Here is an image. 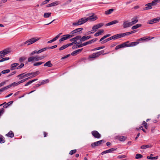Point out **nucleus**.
I'll list each match as a JSON object with an SVG mask.
<instances>
[{"mask_svg": "<svg viewBox=\"0 0 160 160\" xmlns=\"http://www.w3.org/2000/svg\"><path fill=\"white\" fill-rule=\"evenodd\" d=\"M82 28H80L76 29L75 30L72 31L71 32V33L72 34L71 35H73L75 33L78 32L82 30Z\"/></svg>", "mask_w": 160, "mask_h": 160, "instance_id": "412c9836", "label": "nucleus"}, {"mask_svg": "<svg viewBox=\"0 0 160 160\" xmlns=\"http://www.w3.org/2000/svg\"><path fill=\"white\" fill-rule=\"evenodd\" d=\"M51 7L57 5L58 4V2H54L51 3Z\"/></svg>", "mask_w": 160, "mask_h": 160, "instance_id": "5fc2aeb1", "label": "nucleus"}, {"mask_svg": "<svg viewBox=\"0 0 160 160\" xmlns=\"http://www.w3.org/2000/svg\"><path fill=\"white\" fill-rule=\"evenodd\" d=\"M62 34V33H60L58 35H57L53 39L54 41H56L59 37Z\"/></svg>", "mask_w": 160, "mask_h": 160, "instance_id": "864d4df0", "label": "nucleus"}, {"mask_svg": "<svg viewBox=\"0 0 160 160\" xmlns=\"http://www.w3.org/2000/svg\"><path fill=\"white\" fill-rule=\"evenodd\" d=\"M91 38V36H84L81 39H80V41L81 42H84L85 40L89 39L90 38Z\"/></svg>", "mask_w": 160, "mask_h": 160, "instance_id": "a211bd4d", "label": "nucleus"}, {"mask_svg": "<svg viewBox=\"0 0 160 160\" xmlns=\"http://www.w3.org/2000/svg\"><path fill=\"white\" fill-rule=\"evenodd\" d=\"M160 1V0H154L151 2L152 6H155Z\"/></svg>", "mask_w": 160, "mask_h": 160, "instance_id": "4c0bfd02", "label": "nucleus"}, {"mask_svg": "<svg viewBox=\"0 0 160 160\" xmlns=\"http://www.w3.org/2000/svg\"><path fill=\"white\" fill-rule=\"evenodd\" d=\"M34 60V57H30L28 58V62H29L33 61Z\"/></svg>", "mask_w": 160, "mask_h": 160, "instance_id": "de8ad7c7", "label": "nucleus"}, {"mask_svg": "<svg viewBox=\"0 0 160 160\" xmlns=\"http://www.w3.org/2000/svg\"><path fill=\"white\" fill-rule=\"evenodd\" d=\"M19 64L18 63H15L12 64L11 65L10 69L11 70H13L17 68L16 67L18 66Z\"/></svg>", "mask_w": 160, "mask_h": 160, "instance_id": "6ab92c4d", "label": "nucleus"}, {"mask_svg": "<svg viewBox=\"0 0 160 160\" xmlns=\"http://www.w3.org/2000/svg\"><path fill=\"white\" fill-rule=\"evenodd\" d=\"M142 124L143 126H144V127L146 129L148 128V126L147 125V124L145 121H144L143 122Z\"/></svg>", "mask_w": 160, "mask_h": 160, "instance_id": "13d9d810", "label": "nucleus"}, {"mask_svg": "<svg viewBox=\"0 0 160 160\" xmlns=\"http://www.w3.org/2000/svg\"><path fill=\"white\" fill-rule=\"evenodd\" d=\"M104 32V30H100L98 32L95 33L94 34V36L95 37L98 36L102 34V33H103Z\"/></svg>", "mask_w": 160, "mask_h": 160, "instance_id": "bb28decb", "label": "nucleus"}, {"mask_svg": "<svg viewBox=\"0 0 160 160\" xmlns=\"http://www.w3.org/2000/svg\"><path fill=\"white\" fill-rule=\"evenodd\" d=\"M68 47L67 44H66L65 45H63L62 47H61L59 48V50L60 51L62 50L65 48H67Z\"/></svg>", "mask_w": 160, "mask_h": 160, "instance_id": "c03bdc74", "label": "nucleus"}, {"mask_svg": "<svg viewBox=\"0 0 160 160\" xmlns=\"http://www.w3.org/2000/svg\"><path fill=\"white\" fill-rule=\"evenodd\" d=\"M57 45H55L54 46H51L50 47H48L45 48H46V50H47V49H53V48H56L57 47Z\"/></svg>", "mask_w": 160, "mask_h": 160, "instance_id": "3c124183", "label": "nucleus"}, {"mask_svg": "<svg viewBox=\"0 0 160 160\" xmlns=\"http://www.w3.org/2000/svg\"><path fill=\"white\" fill-rule=\"evenodd\" d=\"M98 40V39L96 38L95 39H92V40H90L88 41L87 42H84L82 43V45H83V46H85L86 45H87L88 44H90L92 43L93 42H96L97 40Z\"/></svg>", "mask_w": 160, "mask_h": 160, "instance_id": "ddd939ff", "label": "nucleus"}, {"mask_svg": "<svg viewBox=\"0 0 160 160\" xmlns=\"http://www.w3.org/2000/svg\"><path fill=\"white\" fill-rule=\"evenodd\" d=\"M34 60L36 61H38L43 59L44 58V57L43 56L39 57L38 55H36L34 57Z\"/></svg>", "mask_w": 160, "mask_h": 160, "instance_id": "5701e85b", "label": "nucleus"}, {"mask_svg": "<svg viewBox=\"0 0 160 160\" xmlns=\"http://www.w3.org/2000/svg\"><path fill=\"white\" fill-rule=\"evenodd\" d=\"M77 150L76 149H74L70 151L69 154L71 155H72L73 154L75 153L76 152Z\"/></svg>", "mask_w": 160, "mask_h": 160, "instance_id": "8fccbe9b", "label": "nucleus"}, {"mask_svg": "<svg viewBox=\"0 0 160 160\" xmlns=\"http://www.w3.org/2000/svg\"><path fill=\"white\" fill-rule=\"evenodd\" d=\"M114 11V9L113 8H111L109 9V10H107L105 12V14L106 15H109L111 13Z\"/></svg>", "mask_w": 160, "mask_h": 160, "instance_id": "72a5a7b5", "label": "nucleus"}, {"mask_svg": "<svg viewBox=\"0 0 160 160\" xmlns=\"http://www.w3.org/2000/svg\"><path fill=\"white\" fill-rule=\"evenodd\" d=\"M82 43L80 44H76V46L77 47V48H80L83 47V45H82Z\"/></svg>", "mask_w": 160, "mask_h": 160, "instance_id": "0e129e2a", "label": "nucleus"}, {"mask_svg": "<svg viewBox=\"0 0 160 160\" xmlns=\"http://www.w3.org/2000/svg\"><path fill=\"white\" fill-rule=\"evenodd\" d=\"M43 63V62H37L36 63H34L33 66H36L40 65H41Z\"/></svg>", "mask_w": 160, "mask_h": 160, "instance_id": "603ef678", "label": "nucleus"}, {"mask_svg": "<svg viewBox=\"0 0 160 160\" xmlns=\"http://www.w3.org/2000/svg\"><path fill=\"white\" fill-rule=\"evenodd\" d=\"M50 0H46L44 1L42 3L41 5H44V4H46L47 3H48L50 1Z\"/></svg>", "mask_w": 160, "mask_h": 160, "instance_id": "e2e57ef3", "label": "nucleus"}, {"mask_svg": "<svg viewBox=\"0 0 160 160\" xmlns=\"http://www.w3.org/2000/svg\"><path fill=\"white\" fill-rule=\"evenodd\" d=\"M5 142V140L4 137L2 135L0 134V142L2 143Z\"/></svg>", "mask_w": 160, "mask_h": 160, "instance_id": "c756f323", "label": "nucleus"}, {"mask_svg": "<svg viewBox=\"0 0 160 160\" xmlns=\"http://www.w3.org/2000/svg\"><path fill=\"white\" fill-rule=\"evenodd\" d=\"M98 18L95 15L93 14L92 15L89 17L88 18H86L87 21L90 20L91 21H93L97 19Z\"/></svg>", "mask_w": 160, "mask_h": 160, "instance_id": "f8f14e48", "label": "nucleus"}, {"mask_svg": "<svg viewBox=\"0 0 160 160\" xmlns=\"http://www.w3.org/2000/svg\"><path fill=\"white\" fill-rule=\"evenodd\" d=\"M131 20L132 21L130 22L131 26L137 23L138 21L136 18H132Z\"/></svg>", "mask_w": 160, "mask_h": 160, "instance_id": "4be33fe9", "label": "nucleus"}, {"mask_svg": "<svg viewBox=\"0 0 160 160\" xmlns=\"http://www.w3.org/2000/svg\"><path fill=\"white\" fill-rule=\"evenodd\" d=\"M9 88V87L8 85L7 86L3 88H2L1 89H0V92H3L5 90H7Z\"/></svg>", "mask_w": 160, "mask_h": 160, "instance_id": "58836bf2", "label": "nucleus"}, {"mask_svg": "<svg viewBox=\"0 0 160 160\" xmlns=\"http://www.w3.org/2000/svg\"><path fill=\"white\" fill-rule=\"evenodd\" d=\"M92 134L95 138H99L101 137V135L97 131H93L92 132Z\"/></svg>", "mask_w": 160, "mask_h": 160, "instance_id": "9d476101", "label": "nucleus"}, {"mask_svg": "<svg viewBox=\"0 0 160 160\" xmlns=\"http://www.w3.org/2000/svg\"><path fill=\"white\" fill-rule=\"evenodd\" d=\"M87 21L86 18H83L79 19L78 21L72 23V25L74 26H78L82 25Z\"/></svg>", "mask_w": 160, "mask_h": 160, "instance_id": "7ed1b4c3", "label": "nucleus"}, {"mask_svg": "<svg viewBox=\"0 0 160 160\" xmlns=\"http://www.w3.org/2000/svg\"><path fill=\"white\" fill-rule=\"evenodd\" d=\"M38 79H35L30 81L29 82H27L25 84V86H27L31 84L32 83L34 82L37 81Z\"/></svg>", "mask_w": 160, "mask_h": 160, "instance_id": "2f4dec72", "label": "nucleus"}, {"mask_svg": "<svg viewBox=\"0 0 160 160\" xmlns=\"http://www.w3.org/2000/svg\"><path fill=\"white\" fill-rule=\"evenodd\" d=\"M7 81H4L3 82L0 83V87H2V86H3V85H5Z\"/></svg>", "mask_w": 160, "mask_h": 160, "instance_id": "052dcab7", "label": "nucleus"}, {"mask_svg": "<svg viewBox=\"0 0 160 160\" xmlns=\"http://www.w3.org/2000/svg\"><path fill=\"white\" fill-rule=\"evenodd\" d=\"M81 38H82L80 36H78L74 38L75 41H77L79 40H80V39H81Z\"/></svg>", "mask_w": 160, "mask_h": 160, "instance_id": "bf43d9fd", "label": "nucleus"}, {"mask_svg": "<svg viewBox=\"0 0 160 160\" xmlns=\"http://www.w3.org/2000/svg\"><path fill=\"white\" fill-rule=\"evenodd\" d=\"M70 56V54H68L65 56H64L61 58V59H63L68 57Z\"/></svg>", "mask_w": 160, "mask_h": 160, "instance_id": "774afa93", "label": "nucleus"}, {"mask_svg": "<svg viewBox=\"0 0 160 160\" xmlns=\"http://www.w3.org/2000/svg\"><path fill=\"white\" fill-rule=\"evenodd\" d=\"M10 52V51L9 49L7 48L0 51V59L2 58L0 60V62L4 61L3 57L5 55L9 53Z\"/></svg>", "mask_w": 160, "mask_h": 160, "instance_id": "f03ea898", "label": "nucleus"}, {"mask_svg": "<svg viewBox=\"0 0 160 160\" xmlns=\"http://www.w3.org/2000/svg\"><path fill=\"white\" fill-rule=\"evenodd\" d=\"M118 23V21L117 20H115L107 23L106 24L105 26H110L114 24L117 23Z\"/></svg>", "mask_w": 160, "mask_h": 160, "instance_id": "f3484780", "label": "nucleus"}, {"mask_svg": "<svg viewBox=\"0 0 160 160\" xmlns=\"http://www.w3.org/2000/svg\"><path fill=\"white\" fill-rule=\"evenodd\" d=\"M51 12H45L44 14L43 17L44 18H49L51 15Z\"/></svg>", "mask_w": 160, "mask_h": 160, "instance_id": "e433bc0d", "label": "nucleus"}, {"mask_svg": "<svg viewBox=\"0 0 160 160\" xmlns=\"http://www.w3.org/2000/svg\"><path fill=\"white\" fill-rule=\"evenodd\" d=\"M10 71L9 69H6L4 70H3L1 72V74H6L10 72Z\"/></svg>", "mask_w": 160, "mask_h": 160, "instance_id": "49530a36", "label": "nucleus"}, {"mask_svg": "<svg viewBox=\"0 0 160 160\" xmlns=\"http://www.w3.org/2000/svg\"><path fill=\"white\" fill-rule=\"evenodd\" d=\"M160 20V18L158 17L154 18L153 19L148 20V23L149 24H152L158 22Z\"/></svg>", "mask_w": 160, "mask_h": 160, "instance_id": "0eeeda50", "label": "nucleus"}, {"mask_svg": "<svg viewBox=\"0 0 160 160\" xmlns=\"http://www.w3.org/2000/svg\"><path fill=\"white\" fill-rule=\"evenodd\" d=\"M122 26L124 28H128L131 26L130 22H129L128 21H124L123 22Z\"/></svg>", "mask_w": 160, "mask_h": 160, "instance_id": "9b49d317", "label": "nucleus"}, {"mask_svg": "<svg viewBox=\"0 0 160 160\" xmlns=\"http://www.w3.org/2000/svg\"><path fill=\"white\" fill-rule=\"evenodd\" d=\"M104 142H105L103 140H102L98 141L97 142H95L93 143H92L91 144V146L92 148H94L96 146H99L100 145L102 144V143Z\"/></svg>", "mask_w": 160, "mask_h": 160, "instance_id": "423d86ee", "label": "nucleus"}, {"mask_svg": "<svg viewBox=\"0 0 160 160\" xmlns=\"http://www.w3.org/2000/svg\"><path fill=\"white\" fill-rule=\"evenodd\" d=\"M152 146L151 145H143L141 147V148L142 149H146L151 148Z\"/></svg>", "mask_w": 160, "mask_h": 160, "instance_id": "7c9ffc66", "label": "nucleus"}, {"mask_svg": "<svg viewBox=\"0 0 160 160\" xmlns=\"http://www.w3.org/2000/svg\"><path fill=\"white\" fill-rule=\"evenodd\" d=\"M104 50H102L100 51L97 52V53L98 55V56L99 57L100 56V55H101L102 54L103 55H104L106 54L107 53H104Z\"/></svg>", "mask_w": 160, "mask_h": 160, "instance_id": "37998d69", "label": "nucleus"}, {"mask_svg": "<svg viewBox=\"0 0 160 160\" xmlns=\"http://www.w3.org/2000/svg\"><path fill=\"white\" fill-rule=\"evenodd\" d=\"M118 139H119V140L121 141H124L125 140L126 138L125 137L122 136H119L118 137Z\"/></svg>", "mask_w": 160, "mask_h": 160, "instance_id": "a19ab883", "label": "nucleus"}, {"mask_svg": "<svg viewBox=\"0 0 160 160\" xmlns=\"http://www.w3.org/2000/svg\"><path fill=\"white\" fill-rule=\"evenodd\" d=\"M27 77V78H26L24 79H23L22 80H21L19 81L20 83H21L23 82H25V81L27 80H28L32 78V77H30V76H29L28 77Z\"/></svg>", "mask_w": 160, "mask_h": 160, "instance_id": "ea45409f", "label": "nucleus"}, {"mask_svg": "<svg viewBox=\"0 0 160 160\" xmlns=\"http://www.w3.org/2000/svg\"><path fill=\"white\" fill-rule=\"evenodd\" d=\"M6 136L8 137L12 138L14 137V134L13 132L11 131H9L7 134L6 135Z\"/></svg>", "mask_w": 160, "mask_h": 160, "instance_id": "b1692460", "label": "nucleus"}, {"mask_svg": "<svg viewBox=\"0 0 160 160\" xmlns=\"http://www.w3.org/2000/svg\"><path fill=\"white\" fill-rule=\"evenodd\" d=\"M117 149L116 148H112L111 149H110L108 150H107L105 151H104L102 152L101 153V154L102 155H103L105 154L108 153H111L113 151H115Z\"/></svg>", "mask_w": 160, "mask_h": 160, "instance_id": "4468645a", "label": "nucleus"}, {"mask_svg": "<svg viewBox=\"0 0 160 160\" xmlns=\"http://www.w3.org/2000/svg\"><path fill=\"white\" fill-rule=\"evenodd\" d=\"M92 31L94 32L98 30V29L95 26V25H94L92 28Z\"/></svg>", "mask_w": 160, "mask_h": 160, "instance_id": "4d7b16f0", "label": "nucleus"}, {"mask_svg": "<svg viewBox=\"0 0 160 160\" xmlns=\"http://www.w3.org/2000/svg\"><path fill=\"white\" fill-rule=\"evenodd\" d=\"M30 76V74L29 73H23L19 74L17 76V77L19 78V79H21L25 77H28Z\"/></svg>", "mask_w": 160, "mask_h": 160, "instance_id": "6e6552de", "label": "nucleus"}, {"mask_svg": "<svg viewBox=\"0 0 160 160\" xmlns=\"http://www.w3.org/2000/svg\"><path fill=\"white\" fill-rule=\"evenodd\" d=\"M124 44H119L116 47L115 50H118L119 48H123Z\"/></svg>", "mask_w": 160, "mask_h": 160, "instance_id": "79ce46f5", "label": "nucleus"}, {"mask_svg": "<svg viewBox=\"0 0 160 160\" xmlns=\"http://www.w3.org/2000/svg\"><path fill=\"white\" fill-rule=\"evenodd\" d=\"M74 35L65 34L62 36L61 38L59 39L60 42L65 41L74 36Z\"/></svg>", "mask_w": 160, "mask_h": 160, "instance_id": "39448f33", "label": "nucleus"}, {"mask_svg": "<svg viewBox=\"0 0 160 160\" xmlns=\"http://www.w3.org/2000/svg\"><path fill=\"white\" fill-rule=\"evenodd\" d=\"M99 57L98 54L97 52L93 53L89 56V58H95L97 57Z\"/></svg>", "mask_w": 160, "mask_h": 160, "instance_id": "cd10ccee", "label": "nucleus"}, {"mask_svg": "<svg viewBox=\"0 0 160 160\" xmlns=\"http://www.w3.org/2000/svg\"><path fill=\"white\" fill-rule=\"evenodd\" d=\"M123 37H124L125 36H128L130 34V32H127L125 33H122Z\"/></svg>", "mask_w": 160, "mask_h": 160, "instance_id": "680f3d73", "label": "nucleus"}, {"mask_svg": "<svg viewBox=\"0 0 160 160\" xmlns=\"http://www.w3.org/2000/svg\"><path fill=\"white\" fill-rule=\"evenodd\" d=\"M114 40L123 37L122 33H119L113 36Z\"/></svg>", "mask_w": 160, "mask_h": 160, "instance_id": "dca6fc26", "label": "nucleus"}, {"mask_svg": "<svg viewBox=\"0 0 160 160\" xmlns=\"http://www.w3.org/2000/svg\"><path fill=\"white\" fill-rule=\"evenodd\" d=\"M39 39V38H31L25 42L24 44H27V45H30L38 40Z\"/></svg>", "mask_w": 160, "mask_h": 160, "instance_id": "20e7f679", "label": "nucleus"}, {"mask_svg": "<svg viewBox=\"0 0 160 160\" xmlns=\"http://www.w3.org/2000/svg\"><path fill=\"white\" fill-rule=\"evenodd\" d=\"M16 71H14L11 72L8 75V77H10V76L14 74H15L16 73Z\"/></svg>", "mask_w": 160, "mask_h": 160, "instance_id": "338daca9", "label": "nucleus"}, {"mask_svg": "<svg viewBox=\"0 0 160 160\" xmlns=\"http://www.w3.org/2000/svg\"><path fill=\"white\" fill-rule=\"evenodd\" d=\"M145 6L146 7L145 8L144 10L150 9L152 8V5L151 3H149L146 4Z\"/></svg>", "mask_w": 160, "mask_h": 160, "instance_id": "aec40b11", "label": "nucleus"}, {"mask_svg": "<svg viewBox=\"0 0 160 160\" xmlns=\"http://www.w3.org/2000/svg\"><path fill=\"white\" fill-rule=\"evenodd\" d=\"M20 84V83L19 81L18 82H14L12 83V84L8 85V86L9 87V88L10 87H11L12 86L15 87V86H17L19 84Z\"/></svg>", "mask_w": 160, "mask_h": 160, "instance_id": "a878e982", "label": "nucleus"}, {"mask_svg": "<svg viewBox=\"0 0 160 160\" xmlns=\"http://www.w3.org/2000/svg\"><path fill=\"white\" fill-rule=\"evenodd\" d=\"M150 38H145V37H143L138 39V41L132 42L129 44H128V43H129V42L128 41L124 43H123L122 44H124V48L125 47H133L138 44L139 43V41H140L142 40H145L147 39L150 40Z\"/></svg>", "mask_w": 160, "mask_h": 160, "instance_id": "f257e3e1", "label": "nucleus"}, {"mask_svg": "<svg viewBox=\"0 0 160 160\" xmlns=\"http://www.w3.org/2000/svg\"><path fill=\"white\" fill-rule=\"evenodd\" d=\"M4 111V110L3 108H2L0 109V116L1 114H2Z\"/></svg>", "mask_w": 160, "mask_h": 160, "instance_id": "69168bd1", "label": "nucleus"}, {"mask_svg": "<svg viewBox=\"0 0 160 160\" xmlns=\"http://www.w3.org/2000/svg\"><path fill=\"white\" fill-rule=\"evenodd\" d=\"M143 157V156L140 154H137L135 157V158L136 159H139V158H142Z\"/></svg>", "mask_w": 160, "mask_h": 160, "instance_id": "a18cd8bd", "label": "nucleus"}, {"mask_svg": "<svg viewBox=\"0 0 160 160\" xmlns=\"http://www.w3.org/2000/svg\"><path fill=\"white\" fill-rule=\"evenodd\" d=\"M49 82V80L48 79L43 80L42 82L41 83V84L42 85L43 84L48 83Z\"/></svg>", "mask_w": 160, "mask_h": 160, "instance_id": "09e8293b", "label": "nucleus"}, {"mask_svg": "<svg viewBox=\"0 0 160 160\" xmlns=\"http://www.w3.org/2000/svg\"><path fill=\"white\" fill-rule=\"evenodd\" d=\"M142 25L140 24H136V25L132 26V30H134L140 27Z\"/></svg>", "mask_w": 160, "mask_h": 160, "instance_id": "c9c22d12", "label": "nucleus"}, {"mask_svg": "<svg viewBox=\"0 0 160 160\" xmlns=\"http://www.w3.org/2000/svg\"><path fill=\"white\" fill-rule=\"evenodd\" d=\"M44 66L45 67H51L52 66V64L51 63V61H49L47 62L44 64Z\"/></svg>", "mask_w": 160, "mask_h": 160, "instance_id": "393cba45", "label": "nucleus"}, {"mask_svg": "<svg viewBox=\"0 0 160 160\" xmlns=\"http://www.w3.org/2000/svg\"><path fill=\"white\" fill-rule=\"evenodd\" d=\"M82 49L83 48H81L74 51L72 52V53L71 54V55L72 56H75L77 55V54L79 53L80 52H81L82 51Z\"/></svg>", "mask_w": 160, "mask_h": 160, "instance_id": "2eb2a0df", "label": "nucleus"}, {"mask_svg": "<svg viewBox=\"0 0 160 160\" xmlns=\"http://www.w3.org/2000/svg\"><path fill=\"white\" fill-rule=\"evenodd\" d=\"M24 64H23V63H22L19 66H18L17 67V69H21L24 66Z\"/></svg>", "mask_w": 160, "mask_h": 160, "instance_id": "6e6d98bb", "label": "nucleus"}, {"mask_svg": "<svg viewBox=\"0 0 160 160\" xmlns=\"http://www.w3.org/2000/svg\"><path fill=\"white\" fill-rule=\"evenodd\" d=\"M112 39H113V36H112L107 39H106L104 40L103 41H102L101 43L102 44H103V43H104Z\"/></svg>", "mask_w": 160, "mask_h": 160, "instance_id": "c85d7f7f", "label": "nucleus"}, {"mask_svg": "<svg viewBox=\"0 0 160 160\" xmlns=\"http://www.w3.org/2000/svg\"><path fill=\"white\" fill-rule=\"evenodd\" d=\"M152 156H153V155L152 154H151L149 156H147V158L148 159H151V160L156 159H158V156L153 157Z\"/></svg>", "mask_w": 160, "mask_h": 160, "instance_id": "473e14b6", "label": "nucleus"}, {"mask_svg": "<svg viewBox=\"0 0 160 160\" xmlns=\"http://www.w3.org/2000/svg\"><path fill=\"white\" fill-rule=\"evenodd\" d=\"M46 50V48H43L41 49L38 51L36 50H34L30 54V55L31 56L34 55L36 53L39 54L43 51H44Z\"/></svg>", "mask_w": 160, "mask_h": 160, "instance_id": "1a4fd4ad", "label": "nucleus"}, {"mask_svg": "<svg viewBox=\"0 0 160 160\" xmlns=\"http://www.w3.org/2000/svg\"><path fill=\"white\" fill-rule=\"evenodd\" d=\"M30 74V77H31L32 78L33 77H35L38 74V71H37L34 72L29 73Z\"/></svg>", "mask_w": 160, "mask_h": 160, "instance_id": "f704fd0d", "label": "nucleus"}]
</instances>
